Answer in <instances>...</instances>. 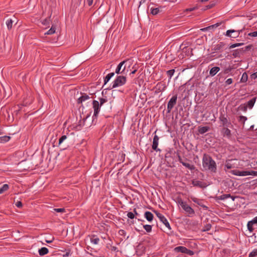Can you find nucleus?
Here are the masks:
<instances>
[{"label":"nucleus","instance_id":"1","mask_svg":"<svg viewBox=\"0 0 257 257\" xmlns=\"http://www.w3.org/2000/svg\"><path fill=\"white\" fill-rule=\"evenodd\" d=\"M202 167L203 171H209L211 173L217 172V165L215 161L209 154L205 153L202 158Z\"/></svg>","mask_w":257,"mask_h":257},{"label":"nucleus","instance_id":"2","mask_svg":"<svg viewBox=\"0 0 257 257\" xmlns=\"http://www.w3.org/2000/svg\"><path fill=\"white\" fill-rule=\"evenodd\" d=\"M178 203L185 211L186 213H187L188 216L192 217L195 215V211L194 209L188 205L186 202L183 201L182 199H180L178 200Z\"/></svg>","mask_w":257,"mask_h":257},{"label":"nucleus","instance_id":"3","mask_svg":"<svg viewBox=\"0 0 257 257\" xmlns=\"http://www.w3.org/2000/svg\"><path fill=\"white\" fill-rule=\"evenodd\" d=\"M177 153L175 152H172L170 151L168 152L165 155V161L168 166L172 167L174 166L175 163V158L176 156Z\"/></svg>","mask_w":257,"mask_h":257},{"label":"nucleus","instance_id":"4","mask_svg":"<svg viewBox=\"0 0 257 257\" xmlns=\"http://www.w3.org/2000/svg\"><path fill=\"white\" fill-rule=\"evenodd\" d=\"M71 140L70 137L63 135L59 139L58 145L61 146L63 150L66 149L70 146L71 143Z\"/></svg>","mask_w":257,"mask_h":257},{"label":"nucleus","instance_id":"5","mask_svg":"<svg viewBox=\"0 0 257 257\" xmlns=\"http://www.w3.org/2000/svg\"><path fill=\"white\" fill-rule=\"evenodd\" d=\"M126 82V78L123 75L118 76L113 81L112 87L110 89L116 88L124 85Z\"/></svg>","mask_w":257,"mask_h":257},{"label":"nucleus","instance_id":"6","mask_svg":"<svg viewBox=\"0 0 257 257\" xmlns=\"http://www.w3.org/2000/svg\"><path fill=\"white\" fill-rule=\"evenodd\" d=\"M176 156L178 158V161L180 163H181L184 166L188 168V169L190 170H194L195 169V167L193 165H191L189 163H187V162L189 161V160L186 158H182V157L180 156L179 153H177L176 154Z\"/></svg>","mask_w":257,"mask_h":257},{"label":"nucleus","instance_id":"7","mask_svg":"<svg viewBox=\"0 0 257 257\" xmlns=\"http://www.w3.org/2000/svg\"><path fill=\"white\" fill-rule=\"evenodd\" d=\"M127 62V60H124L121 62L117 66L115 73L119 74H125L126 65L125 64Z\"/></svg>","mask_w":257,"mask_h":257},{"label":"nucleus","instance_id":"8","mask_svg":"<svg viewBox=\"0 0 257 257\" xmlns=\"http://www.w3.org/2000/svg\"><path fill=\"white\" fill-rule=\"evenodd\" d=\"M177 101V94H175L169 101L167 104V113H170L174 106L176 104Z\"/></svg>","mask_w":257,"mask_h":257},{"label":"nucleus","instance_id":"9","mask_svg":"<svg viewBox=\"0 0 257 257\" xmlns=\"http://www.w3.org/2000/svg\"><path fill=\"white\" fill-rule=\"evenodd\" d=\"M154 212L157 216L159 218L160 220L166 226V227H167L169 230H171V226L166 218L163 214L157 211L154 210Z\"/></svg>","mask_w":257,"mask_h":257},{"label":"nucleus","instance_id":"10","mask_svg":"<svg viewBox=\"0 0 257 257\" xmlns=\"http://www.w3.org/2000/svg\"><path fill=\"white\" fill-rule=\"evenodd\" d=\"M174 250L176 252L186 253L189 255H192L194 253L193 251L190 250V249H188L187 248H186V247L183 246H179L176 247L174 248Z\"/></svg>","mask_w":257,"mask_h":257},{"label":"nucleus","instance_id":"11","mask_svg":"<svg viewBox=\"0 0 257 257\" xmlns=\"http://www.w3.org/2000/svg\"><path fill=\"white\" fill-rule=\"evenodd\" d=\"M226 44L223 42H220L217 44L214 45L213 48L212 49L213 52L211 53L212 54L217 52H222L224 50L226 49L225 47Z\"/></svg>","mask_w":257,"mask_h":257},{"label":"nucleus","instance_id":"12","mask_svg":"<svg viewBox=\"0 0 257 257\" xmlns=\"http://www.w3.org/2000/svg\"><path fill=\"white\" fill-rule=\"evenodd\" d=\"M219 119L221 123V125L222 126H232V124L229 120L225 116L224 114L221 113L219 117Z\"/></svg>","mask_w":257,"mask_h":257},{"label":"nucleus","instance_id":"13","mask_svg":"<svg viewBox=\"0 0 257 257\" xmlns=\"http://www.w3.org/2000/svg\"><path fill=\"white\" fill-rule=\"evenodd\" d=\"M93 108L94 109V114L93 115V119L96 118L97 115L100 111V108L101 106L100 105L98 101L94 100L92 102Z\"/></svg>","mask_w":257,"mask_h":257},{"label":"nucleus","instance_id":"14","mask_svg":"<svg viewBox=\"0 0 257 257\" xmlns=\"http://www.w3.org/2000/svg\"><path fill=\"white\" fill-rule=\"evenodd\" d=\"M159 138L155 135L153 138V144L152 146V149L156 152L161 151V150L158 148Z\"/></svg>","mask_w":257,"mask_h":257},{"label":"nucleus","instance_id":"15","mask_svg":"<svg viewBox=\"0 0 257 257\" xmlns=\"http://www.w3.org/2000/svg\"><path fill=\"white\" fill-rule=\"evenodd\" d=\"M228 198H231L233 201H234L235 199V197L231 196L230 194H224L220 196H216L215 199L216 200H224Z\"/></svg>","mask_w":257,"mask_h":257},{"label":"nucleus","instance_id":"16","mask_svg":"<svg viewBox=\"0 0 257 257\" xmlns=\"http://www.w3.org/2000/svg\"><path fill=\"white\" fill-rule=\"evenodd\" d=\"M191 199L194 203L197 204L198 205L200 206L201 207H203L206 210L208 209L207 206H206L203 203V201L202 200H200L195 197H191Z\"/></svg>","mask_w":257,"mask_h":257},{"label":"nucleus","instance_id":"17","mask_svg":"<svg viewBox=\"0 0 257 257\" xmlns=\"http://www.w3.org/2000/svg\"><path fill=\"white\" fill-rule=\"evenodd\" d=\"M192 184L194 186L199 187L201 188H204L206 186L204 182L198 180H193Z\"/></svg>","mask_w":257,"mask_h":257},{"label":"nucleus","instance_id":"18","mask_svg":"<svg viewBox=\"0 0 257 257\" xmlns=\"http://www.w3.org/2000/svg\"><path fill=\"white\" fill-rule=\"evenodd\" d=\"M228 126H224L221 130V133L223 136H227L228 138L231 137V131L227 128Z\"/></svg>","mask_w":257,"mask_h":257},{"label":"nucleus","instance_id":"19","mask_svg":"<svg viewBox=\"0 0 257 257\" xmlns=\"http://www.w3.org/2000/svg\"><path fill=\"white\" fill-rule=\"evenodd\" d=\"M210 130V127L208 126H199L198 128V131L200 134H203Z\"/></svg>","mask_w":257,"mask_h":257},{"label":"nucleus","instance_id":"20","mask_svg":"<svg viewBox=\"0 0 257 257\" xmlns=\"http://www.w3.org/2000/svg\"><path fill=\"white\" fill-rule=\"evenodd\" d=\"M233 160H228L226 161L225 164L224 170L226 171V168L227 169H230L235 167L234 164L232 163Z\"/></svg>","mask_w":257,"mask_h":257},{"label":"nucleus","instance_id":"21","mask_svg":"<svg viewBox=\"0 0 257 257\" xmlns=\"http://www.w3.org/2000/svg\"><path fill=\"white\" fill-rule=\"evenodd\" d=\"M144 216L149 222H151L154 219V215L150 211H146Z\"/></svg>","mask_w":257,"mask_h":257},{"label":"nucleus","instance_id":"22","mask_svg":"<svg viewBox=\"0 0 257 257\" xmlns=\"http://www.w3.org/2000/svg\"><path fill=\"white\" fill-rule=\"evenodd\" d=\"M220 70V68L217 66L212 67L209 71V75L211 76H215Z\"/></svg>","mask_w":257,"mask_h":257},{"label":"nucleus","instance_id":"23","mask_svg":"<svg viewBox=\"0 0 257 257\" xmlns=\"http://www.w3.org/2000/svg\"><path fill=\"white\" fill-rule=\"evenodd\" d=\"M90 97L89 96L85 94V93H83L82 94V96H80L77 100V103H82L83 101L88 99H89Z\"/></svg>","mask_w":257,"mask_h":257},{"label":"nucleus","instance_id":"24","mask_svg":"<svg viewBox=\"0 0 257 257\" xmlns=\"http://www.w3.org/2000/svg\"><path fill=\"white\" fill-rule=\"evenodd\" d=\"M114 75V72H111L108 74L104 78V85L103 86L109 81L112 77Z\"/></svg>","mask_w":257,"mask_h":257},{"label":"nucleus","instance_id":"25","mask_svg":"<svg viewBox=\"0 0 257 257\" xmlns=\"http://www.w3.org/2000/svg\"><path fill=\"white\" fill-rule=\"evenodd\" d=\"M90 241L94 244H97L99 241V238L96 235H91L90 236Z\"/></svg>","mask_w":257,"mask_h":257},{"label":"nucleus","instance_id":"26","mask_svg":"<svg viewBox=\"0 0 257 257\" xmlns=\"http://www.w3.org/2000/svg\"><path fill=\"white\" fill-rule=\"evenodd\" d=\"M242 52V50L241 49H238L233 50L232 55L234 58L239 57Z\"/></svg>","mask_w":257,"mask_h":257},{"label":"nucleus","instance_id":"27","mask_svg":"<svg viewBox=\"0 0 257 257\" xmlns=\"http://www.w3.org/2000/svg\"><path fill=\"white\" fill-rule=\"evenodd\" d=\"M39 253L40 255L43 256L47 254L49 252V250L47 247H43L39 249Z\"/></svg>","mask_w":257,"mask_h":257},{"label":"nucleus","instance_id":"28","mask_svg":"<svg viewBox=\"0 0 257 257\" xmlns=\"http://www.w3.org/2000/svg\"><path fill=\"white\" fill-rule=\"evenodd\" d=\"M56 26L54 25H52L51 28L50 29H49L46 33L45 34H47V35H52V34H53L55 33V31H56Z\"/></svg>","mask_w":257,"mask_h":257},{"label":"nucleus","instance_id":"29","mask_svg":"<svg viewBox=\"0 0 257 257\" xmlns=\"http://www.w3.org/2000/svg\"><path fill=\"white\" fill-rule=\"evenodd\" d=\"M230 173L234 175L243 176L242 174H243V171H240L238 170H231L230 171Z\"/></svg>","mask_w":257,"mask_h":257},{"label":"nucleus","instance_id":"30","mask_svg":"<svg viewBox=\"0 0 257 257\" xmlns=\"http://www.w3.org/2000/svg\"><path fill=\"white\" fill-rule=\"evenodd\" d=\"M256 100L255 97H253L247 102V107L248 106L249 108H251L255 103Z\"/></svg>","mask_w":257,"mask_h":257},{"label":"nucleus","instance_id":"31","mask_svg":"<svg viewBox=\"0 0 257 257\" xmlns=\"http://www.w3.org/2000/svg\"><path fill=\"white\" fill-rule=\"evenodd\" d=\"M162 8H163V7H159V8H152V9H151V13L153 15H156L158 14L160 12V9H162Z\"/></svg>","mask_w":257,"mask_h":257},{"label":"nucleus","instance_id":"32","mask_svg":"<svg viewBox=\"0 0 257 257\" xmlns=\"http://www.w3.org/2000/svg\"><path fill=\"white\" fill-rule=\"evenodd\" d=\"M9 186L8 184H5L3 185L2 187H0V194L4 193L5 191L9 189Z\"/></svg>","mask_w":257,"mask_h":257},{"label":"nucleus","instance_id":"33","mask_svg":"<svg viewBox=\"0 0 257 257\" xmlns=\"http://www.w3.org/2000/svg\"><path fill=\"white\" fill-rule=\"evenodd\" d=\"M99 100L100 101L99 104L100 106H102L104 103L108 102V99L107 97L105 96L104 97L99 98Z\"/></svg>","mask_w":257,"mask_h":257},{"label":"nucleus","instance_id":"34","mask_svg":"<svg viewBox=\"0 0 257 257\" xmlns=\"http://www.w3.org/2000/svg\"><path fill=\"white\" fill-rule=\"evenodd\" d=\"M13 21L12 19H8L6 21V24L9 30H10L12 28Z\"/></svg>","mask_w":257,"mask_h":257},{"label":"nucleus","instance_id":"35","mask_svg":"<svg viewBox=\"0 0 257 257\" xmlns=\"http://www.w3.org/2000/svg\"><path fill=\"white\" fill-rule=\"evenodd\" d=\"M247 78H248L247 74H246V72H244L242 75V76H241V78L240 79V81L241 82H245L247 80Z\"/></svg>","mask_w":257,"mask_h":257},{"label":"nucleus","instance_id":"36","mask_svg":"<svg viewBox=\"0 0 257 257\" xmlns=\"http://www.w3.org/2000/svg\"><path fill=\"white\" fill-rule=\"evenodd\" d=\"M211 228V224L210 223H207L204 225L203 228L202 229V231H207L210 230Z\"/></svg>","mask_w":257,"mask_h":257},{"label":"nucleus","instance_id":"37","mask_svg":"<svg viewBox=\"0 0 257 257\" xmlns=\"http://www.w3.org/2000/svg\"><path fill=\"white\" fill-rule=\"evenodd\" d=\"M175 73V69H171L167 71V74L169 77V79L170 80Z\"/></svg>","mask_w":257,"mask_h":257},{"label":"nucleus","instance_id":"38","mask_svg":"<svg viewBox=\"0 0 257 257\" xmlns=\"http://www.w3.org/2000/svg\"><path fill=\"white\" fill-rule=\"evenodd\" d=\"M11 138L7 136H5L2 137H0V142H8Z\"/></svg>","mask_w":257,"mask_h":257},{"label":"nucleus","instance_id":"39","mask_svg":"<svg viewBox=\"0 0 257 257\" xmlns=\"http://www.w3.org/2000/svg\"><path fill=\"white\" fill-rule=\"evenodd\" d=\"M222 23L223 22H220L219 23H217L214 25L209 26V27H210V30H213L214 29L217 28L218 27L220 26Z\"/></svg>","mask_w":257,"mask_h":257},{"label":"nucleus","instance_id":"40","mask_svg":"<svg viewBox=\"0 0 257 257\" xmlns=\"http://www.w3.org/2000/svg\"><path fill=\"white\" fill-rule=\"evenodd\" d=\"M143 227L147 232H150L152 231V226L151 225H143Z\"/></svg>","mask_w":257,"mask_h":257},{"label":"nucleus","instance_id":"41","mask_svg":"<svg viewBox=\"0 0 257 257\" xmlns=\"http://www.w3.org/2000/svg\"><path fill=\"white\" fill-rule=\"evenodd\" d=\"M253 224L250 221H248L247 223V229L250 232H252L253 230Z\"/></svg>","mask_w":257,"mask_h":257},{"label":"nucleus","instance_id":"42","mask_svg":"<svg viewBox=\"0 0 257 257\" xmlns=\"http://www.w3.org/2000/svg\"><path fill=\"white\" fill-rule=\"evenodd\" d=\"M247 117L246 116H244L242 115L239 116L238 117V121L241 122L242 124H244L245 120H246Z\"/></svg>","mask_w":257,"mask_h":257},{"label":"nucleus","instance_id":"43","mask_svg":"<svg viewBox=\"0 0 257 257\" xmlns=\"http://www.w3.org/2000/svg\"><path fill=\"white\" fill-rule=\"evenodd\" d=\"M236 31L234 30H227L226 32V36L229 37H231V33H235Z\"/></svg>","mask_w":257,"mask_h":257},{"label":"nucleus","instance_id":"44","mask_svg":"<svg viewBox=\"0 0 257 257\" xmlns=\"http://www.w3.org/2000/svg\"><path fill=\"white\" fill-rule=\"evenodd\" d=\"M257 255V248L253 249L249 254V257H255Z\"/></svg>","mask_w":257,"mask_h":257},{"label":"nucleus","instance_id":"45","mask_svg":"<svg viewBox=\"0 0 257 257\" xmlns=\"http://www.w3.org/2000/svg\"><path fill=\"white\" fill-rule=\"evenodd\" d=\"M243 44H244V43H243L233 44L229 46V49L234 48L236 47L240 46L243 45Z\"/></svg>","mask_w":257,"mask_h":257},{"label":"nucleus","instance_id":"46","mask_svg":"<svg viewBox=\"0 0 257 257\" xmlns=\"http://www.w3.org/2000/svg\"><path fill=\"white\" fill-rule=\"evenodd\" d=\"M242 30H238L236 31L235 33H232L233 35H231V38H237L239 36V34L240 32H241Z\"/></svg>","mask_w":257,"mask_h":257},{"label":"nucleus","instance_id":"47","mask_svg":"<svg viewBox=\"0 0 257 257\" xmlns=\"http://www.w3.org/2000/svg\"><path fill=\"white\" fill-rule=\"evenodd\" d=\"M239 110L245 111L247 110V105L244 104H241L238 108Z\"/></svg>","mask_w":257,"mask_h":257},{"label":"nucleus","instance_id":"48","mask_svg":"<svg viewBox=\"0 0 257 257\" xmlns=\"http://www.w3.org/2000/svg\"><path fill=\"white\" fill-rule=\"evenodd\" d=\"M232 69V67L230 66H229L227 68H225L224 70L223 73L224 74H227L229 72H230Z\"/></svg>","mask_w":257,"mask_h":257},{"label":"nucleus","instance_id":"49","mask_svg":"<svg viewBox=\"0 0 257 257\" xmlns=\"http://www.w3.org/2000/svg\"><path fill=\"white\" fill-rule=\"evenodd\" d=\"M53 210L55 211H56L57 212H59V213H62V212H65V209L64 208H54Z\"/></svg>","mask_w":257,"mask_h":257},{"label":"nucleus","instance_id":"50","mask_svg":"<svg viewBox=\"0 0 257 257\" xmlns=\"http://www.w3.org/2000/svg\"><path fill=\"white\" fill-rule=\"evenodd\" d=\"M252 46L251 45H249L245 46L244 48H242V49H241L242 50V52L249 50L251 48Z\"/></svg>","mask_w":257,"mask_h":257},{"label":"nucleus","instance_id":"51","mask_svg":"<svg viewBox=\"0 0 257 257\" xmlns=\"http://www.w3.org/2000/svg\"><path fill=\"white\" fill-rule=\"evenodd\" d=\"M127 216L131 219H133L135 218V214L134 213L132 212H129L127 213Z\"/></svg>","mask_w":257,"mask_h":257},{"label":"nucleus","instance_id":"52","mask_svg":"<svg viewBox=\"0 0 257 257\" xmlns=\"http://www.w3.org/2000/svg\"><path fill=\"white\" fill-rule=\"evenodd\" d=\"M71 250L70 249H68L66 250V253L63 255V257H67L71 254Z\"/></svg>","mask_w":257,"mask_h":257},{"label":"nucleus","instance_id":"53","mask_svg":"<svg viewBox=\"0 0 257 257\" xmlns=\"http://www.w3.org/2000/svg\"><path fill=\"white\" fill-rule=\"evenodd\" d=\"M233 82V80L232 78H228L225 81V84L226 85H230L232 84Z\"/></svg>","mask_w":257,"mask_h":257},{"label":"nucleus","instance_id":"54","mask_svg":"<svg viewBox=\"0 0 257 257\" xmlns=\"http://www.w3.org/2000/svg\"><path fill=\"white\" fill-rule=\"evenodd\" d=\"M248 36L253 37H257V31H254L251 33H250L248 34Z\"/></svg>","mask_w":257,"mask_h":257},{"label":"nucleus","instance_id":"55","mask_svg":"<svg viewBox=\"0 0 257 257\" xmlns=\"http://www.w3.org/2000/svg\"><path fill=\"white\" fill-rule=\"evenodd\" d=\"M118 234L121 236H125L126 232H125V230H124L123 229H120L118 231Z\"/></svg>","mask_w":257,"mask_h":257},{"label":"nucleus","instance_id":"56","mask_svg":"<svg viewBox=\"0 0 257 257\" xmlns=\"http://www.w3.org/2000/svg\"><path fill=\"white\" fill-rule=\"evenodd\" d=\"M42 24L44 25H47L48 24H49V18H46V19H44L42 22Z\"/></svg>","mask_w":257,"mask_h":257},{"label":"nucleus","instance_id":"57","mask_svg":"<svg viewBox=\"0 0 257 257\" xmlns=\"http://www.w3.org/2000/svg\"><path fill=\"white\" fill-rule=\"evenodd\" d=\"M16 206L18 208H21L23 206V204L21 201H18L16 203Z\"/></svg>","mask_w":257,"mask_h":257},{"label":"nucleus","instance_id":"58","mask_svg":"<svg viewBox=\"0 0 257 257\" xmlns=\"http://www.w3.org/2000/svg\"><path fill=\"white\" fill-rule=\"evenodd\" d=\"M250 78H251V79H256L257 78V72L252 73L250 75Z\"/></svg>","mask_w":257,"mask_h":257},{"label":"nucleus","instance_id":"59","mask_svg":"<svg viewBox=\"0 0 257 257\" xmlns=\"http://www.w3.org/2000/svg\"><path fill=\"white\" fill-rule=\"evenodd\" d=\"M243 171V176H247V175H251V171Z\"/></svg>","mask_w":257,"mask_h":257},{"label":"nucleus","instance_id":"60","mask_svg":"<svg viewBox=\"0 0 257 257\" xmlns=\"http://www.w3.org/2000/svg\"><path fill=\"white\" fill-rule=\"evenodd\" d=\"M110 249L111 251H117V248L116 246L110 245Z\"/></svg>","mask_w":257,"mask_h":257},{"label":"nucleus","instance_id":"61","mask_svg":"<svg viewBox=\"0 0 257 257\" xmlns=\"http://www.w3.org/2000/svg\"><path fill=\"white\" fill-rule=\"evenodd\" d=\"M253 224H257V217H255L253 219L250 221Z\"/></svg>","mask_w":257,"mask_h":257},{"label":"nucleus","instance_id":"62","mask_svg":"<svg viewBox=\"0 0 257 257\" xmlns=\"http://www.w3.org/2000/svg\"><path fill=\"white\" fill-rule=\"evenodd\" d=\"M197 9V7H193V8H189V9H186V11H190V12H191V11H193L195 10H196Z\"/></svg>","mask_w":257,"mask_h":257},{"label":"nucleus","instance_id":"63","mask_svg":"<svg viewBox=\"0 0 257 257\" xmlns=\"http://www.w3.org/2000/svg\"><path fill=\"white\" fill-rule=\"evenodd\" d=\"M93 0H87L86 2L89 6H90L92 5Z\"/></svg>","mask_w":257,"mask_h":257},{"label":"nucleus","instance_id":"64","mask_svg":"<svg viewBox=\"0 0 257 257\" xmlns=\"http://www.w3.org/2000/svg\"><path fill=\"white\" fill-rule=\"evenodd\" d=\"M251 175L257 176V171H251Z\"/></svg>","mask_w":257,"mask_h":257}]
</instances>
